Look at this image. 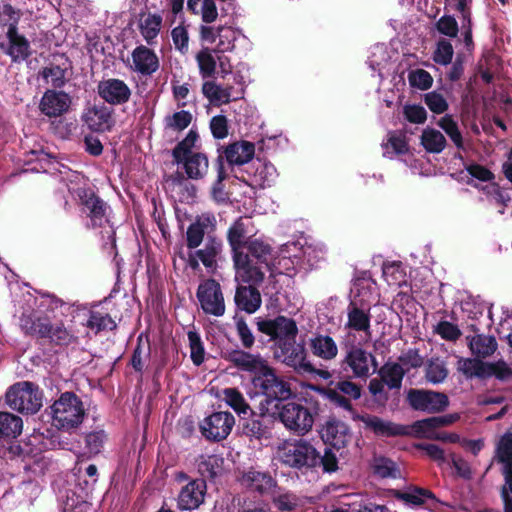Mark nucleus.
Returning <instances> with one entry per match:
<instances>
[{
  "label": "nucleus",
  "instance_id": "f257e3e1",
  "mask_svg": "<svg viewBox=\"0 0 512 512\" xmlns=\"http://www.w3.org/2000/svg\"><path fill=\"white\" fill-rule=\"evenodd\" d=\"M20 327L25 335L52 347L65 348L78 343V336L63 322L52 323L48 316L22 315Z\"/></svg>",
  "mask_w": 512,
  "mask_h": 512
},
{
  "label": "nucleus",
  "instance_id": "f03ea898",
  "mask_svg": "<svg viewBox=\"0 0 512 512\" xmlns=\"http://www.w3.org/2000/svg\"><path fill=\"white\" fill-rule=\"evenodd\" d=\"M273 247L262 238H254L244 250L247 263H233L236 278L247 284H261L265 278V272L271 270L270 261L273 255Z\"/></svg>",
  "mask_w": 512,
  "mask_h": 512
},
{
  "label": "nucleus",
  "instance_id": "7ed1b4c3",
  "mask_svg": "<svg viewBox=\"0 0 512 512\" xmlns=\"http://www.w3.org/2000/svg\"><path fill=\"white\" fill-rule=\"evenodd\" d=\"M251 383L255 393L264 397L259 404L260 411L279 408V405L293 396L290 383L278 375L272 366L261 373V376L252 377Z\"/></svg>",
  "mask_w": 512,
  "mask_h": 512
},
{
  "label": "nucleus",
  "instance_id": "20e7f679",
  "mask_svg": "<svg viewBox=\"0 0 512 512\" xmlns=\"http://www.w3.org/2000/svg\"><path fill=\"white\" fill-rule=\"evenodd\" d=\"M53 424L60 429L78 427L85 416L81 399L74 392H64L51 406Z\"/></svg>",
  "mask_w": 512,
  "mask_h": 512
},
{
  "label": "nucleus",
  "instance_id": "39448f33",
  "mask_svg": "<svg viewBox=\"0 0 512 512\" xmlns=\"http://www.w3.org/2000/svg\"><path fill=\"white\" fill-rule=\"evenodd\" d=\"M7 405L22 414H35L42 406V392L30 381L17 382L5 394Z\"/></svg>",
  "mask_w": 512,
  "mask_h": 512
},
{
  "label": "nucleus",
  "instance_id": "423d86ee",
  "mask_svg": "<svg viewBox=\"0 0 512 512\" xmlns=\"http://www.w3.org/2000/svg\"><path fill=\"white\" fill-rule=\"evenodd\" d=\"M494 460L501 464L504 483L500 487V497L504 512H512V432L504 433L496 444Z\"/></svg>",
  "mask_w": 512,
  "mask_h": 512
},
{
  "label": "nucleus",
  "instance_id": "0eeeda50",
  "mask_svg": "<svg viewBox=\"0 0 512 512\" xmlns=\"http://www.w3.org/2000/svg\"><path fill=\"white\" fill-rule=\"evenodd\" d=\"M275 419L278 418L290 431L298 435L308 433L314 424V414L302 404L296 402H283L279 408L272 410Z\"/></svg>",
  "mask_w": 512,
  "mask_h": 512
},
{
  "label": "nucleus",
  "instance_id": "6e6552de",
  "mask_svg": "<svg viewBox=\"0 0 512 512\" xmlns=\"http://www.w3.org/2000/svg\"><path fill=\"white\" fill-rule=\"evenodd\" d=\"M459 419L457 413L442 416H433L417 420L412 424L414 436L429 438L448 443H458L460 436L456 433L436 432L438 428L449 426Z\"/></svg>",
  "mask_w": 512,
  "mask_h": 512
},
{
  "label": "nucleus",
  "instance_id": "1a4fd4ad",
  "mask_svg": "<svg viewBox=\"0 0 512 512\" xmlns=\"http://www.w3.org/2000/svg\"><path fill=\"white\" fill-rule=\"evenodd\" d=\"M316 460V448L303 439L285 443L281 450L282 463L291 468H314Z\"/></svg>",
  "mask_w": 512,
  "mask_h": 512
},
{
  "label": "nucleus",
  "instance_id": "9d476101",
  "mask_svg": "<svg viewBox=\"0 0 512 512\" xmlns=\"http://www.w3.org/2000/svg\"><path fill=\"white\" fill-rule=\"evenodd\" d=\"M78 197L82 205V212L90 220V224L87 227L101 228L106 223H109L110 207L92 189H79Z\"/></svg>",
  "mask_w": 512,
  "mask_h": 512
},
{
  "label": "nucleus",
  "instance_id": "9b49d317",
  "mask_svg": "<svg viewBox=\"0 0 512 512\" xmlns=\"http://www.w3.org/2000/svg\"><path fill=\"white\" fill-rule=\"evenodd\" d=\"M274 356L286 366L293 368L297 373H311L314 371V366L306 359L307 353L304 345L297 343L296 338H291L278 345L274 351Z\"/></svg>",
  "mask_w": 512,
  "mask_h": 512
},
{
  "label": "nucleus",
  "instance_id": "f8f14e48",
  "mask_svg": "<svg viewBox=\"0 0 512 512\" xmlns=\"http://www.w3.org/2000/svg\"><path fill=\"white\" fill-rule=\"evenodd\" d=\"M200 307L205 314L221 317L225 314V301L221 285L213 278L202 281L196 292Z\"/></svg>",
  "mask_w": 512,
  "mask_h": 512
},
{
  "label": "nucleus",
  "instance_id": "ddd939ff",
  "mask_svg": "<svg viewBox=\"0 0 512 512\" xmlns=\"http://www.w3.org/2000/svg\"><path fill=\"white\" fill-rule=\"evenodd\" d=\"M407 403L415 411L439 413L449 406V398L443 392L411 388L407 392Z\"/></svg>",
  "mask_w": 512,
  "mask_h": 512
},
{
  "label": "nucleus",
  "instance_id": "4468645a",
  "mask_svg": "<svg viewBox=\"0 0 512 512\" xmlns=\"http://www.w3.org/2000/svg\"><path fill=\"white\" fill-rule=\"evenodd\" d=\"M352 419L362 422L364 428L373 432L377 437L392 438L414 435L412 425L398 424L376 415L356 413L352 415Z\"/></svg>",
  "mask_w": 512,
  "mask_h": 512
},
{
  "label": "nucleus",
  "instance_id": "2eb2a0df",
  "mask_svg": "<svg viewBox=\"0 0 512 512\" xmlns=\"http://www.w3.org/2000/svg\"><path fill=\"white\" fill-rule=\"evenodd\" d=\"M249 224V218L241 216L227 230V242L230 246L233 263H247L244 250L249 245V241L255 238V235L249 234Z\"/></svg>",
  "mask_w": 512,
  "mask_h": 512
},
{
  "label": "nucleus",
  "instance_id": "dca6fc26",
  "mask_svg": "<svg viewBox=\"0 0 512 512\" xmlns=\"http://www.w3.org/2000/svg\"><path fill=\"white\" fill-rule=\"evenodd\" d=\"M258 331L270 337V340L276 342V346L291 339L296 338L298 327L296 321L283 315H278L274 319H256Z\"/></svg>",
  "mask_w": 512,
  "mask_h": 512
},
{
  "label": "nucleus",
  "instance_id": "f3484780",
  "mask_svg": "<svg viewBox=\"0 0 512 512\" xmlns=\"http://www.w3.org/2000/svg\"><path fill=\"white\" fill-rule=\"evenodd\" d=\"M235 424V418L230 412H214L200 424L201 434L205 439L220 442L226 439Z\"/></svg>",
  "mask_w": 512,
  "mask_h": 512
},
{
  "label": "nucleus",
  "instance_id": "a211bd4d",
  "mask_svg": "<svg viewBox=\"0 0 512 512\" xmlns=\"http://www.w3.org/2000/svg\"><path fill=\"white\" fill-rule=\"evenodd\" d=\"M370 363L375 371L377 361L374 355L362 347L352 345L341 361V369L347 371L349 368L352 371V377L366 379L370 375Z\"/></svg>",
  "mask_w": 512,
  "mask_h": 512
},
{
  "label": "nucleus",
  "instance_id": "6ab92c4d",
  "mask_svg": "<svg viewBox=\"0 0 512 512\" xmlns=\"http://www.w3.org/2000/svg\"><path fill=\"white\" fill-rule=\"evenodd\" d=\"M320 438L328 447L339 451L344 449L350 442L351 429L344 421L329 417L319 430Z\"/></svg>",
  "mask_w": 512,
  "mask_h": 512
},
{
  "label": "nucleus",
  "instance_id": "aec40b11",
  "mask_svg": "<svg viewBox=\"0 0 512 512\" xmlns=\"http://www.w3.org/2000/svg\"><path fill=\"white\" fill-rule=\"evenodd\" d=\"M223 358L233 364L238 370L261 376L269 367V363L260 354H252L241 349H232L224 353Z\"/></svg>",
  "mask_w": 512,
  "mask_h": 512
},
{
  "label": "nucleus",
  "instance_id": "412c9836",
  "mask_svg": "<svg viewBox=\"0 0 512 512\" xmlns=\"http://www.w3.org/2000/svg\"><path fill=\"white\" fill-rule=\"evenodd\" d=\"M274 421L273 411L252 413L249 418H243L241 421L242 434L250 439H269L272 436Z\"/></svg>",
  "mask_w": 512,
  "mask_h": 512
},
{
  "label": "nucleus",
  "instance_id": "4be33fe9",
  "mask_svg": "<svg viewBox=\"0 0 512 512\" xmlns=\"http://www.w3.org/2000/svg\"><path fill=\"white\" fill-rule=\"evenodd\" d=\"M97 94L104 103L111 106H120L129 102L132 91L123 80L107 78L98 82Z\"/></svg>",
  "mask_w": 512,
  "mask_h": 512
},
{
  "label": "nucleus",
  "instance_id": "5701e85b",
  "mask_svg": "<svg viewBox=\"0 0 512 512\" xmlns=\"http://www.w3.org/2000/svg\"><path fill=\"white\" fill-rule=\"evenodd\" d=\"M207 492L204 479H192L183 486L178 495L177 504L181 510L197 509L203 502Z\"/></svg>",
  "mask_w": 512,
  "mask_h": 512
},
{
  "label": "nucleus",
  "instance_id": "b1692460",
  "mask_svg": "<svg viewBox=\"0 0 512 512\" xmlns=\"http://www.w3.org/2000/svg\"><path fill=\"white\" fill-rule=\"evenodd\" d=\"M71 97L62 90H46L39 103L40 111L49 118L65 114L70 107Z\"/></svg>",
  "mask_w": 512,
  "mask_h": 512
},
{
  "label": "nucleus",
  "instance_id": "393cba45",
  "mask_svg": "<svg viewBox=\"0 0 512 512\" xmlns=\"http://www.w3.org/2000/svg\"><path fill=\"white\" fill-rule=\"evenodd\" d=\"M240 483L248 490L259 495L269 494L276 486L277 481L268 471L249 468L240 477Z\"/></svg>",
  "mask_w": 512,
  "mask_h": 512
},
{
  "label": "nucleus",
  "instance_id": "a878e982",
  "mask_svg": "<svg viewBox=\"0 0 512 512\" xmlns=\"http://www.w3.org/2000/svg\"><path fill=\"white\" fill-rule=\"evenodd\" d=\"M8 43L2 41L0 34V49L11 58L14 63L27 60L32 55L31 45L29 40L18 31L6 33Z\"/></svg>",
  "mask_w": 512,
  "mask_h": 512
},
{
  "label": "nucleus",
  "instance_id": "bb28decb",
  "mask_svg": "<svg viewBox=\"0 0 512 512\" xmlns=\"http://www.w3.org/2000/svg\"><path fill=\"white\" fill-rule=\"evenodd\" d=\"M114 110L104 103L93 105L84 114V121L95 132H109L115 125Z\"/></svg>",
  "mask_w": 512,
  "mask_h": 512
},
{
  "label": "nucleus",
  "instance_id": "cd10ccee",
  "mask_svg": "<svg viewBox=\"0 0 512 512\" xmlns=\"http://www.w3.org/2000/svg\"><path fill=\"white\" fill-rule=\"evenodd\" d=\"M219 151L217 158L222 157V161H227L228 165L233 167L240 166L250 162L255 154V145L249 141L234 142Z\"/></svg>",
  "mask_w": 512,
  "mask_h": 512
},
{
  "label": "nucleus",
  "instance_id": "c85d7f7f",
  "mask_svg": "<svg viewBox=\"0 0 512 512\" xmlns=\"http://www.w3.org/2000/svg\"><path fill=\"white\" fill-rule=\"evenodd\" d=\"M132 61L134 70L143 76H151L160 67L156 53L144 45H139L132 51Z\"/></svg>",
  "mask_w": 512,
  "mask_h": 512
},
{
  "label": "nucleus",
  "instance_id": "c756f323",
  "mask_svg": "<svg viewBox=\"0 0 512 512\" xmlns=\"http://www.w3.org/2000/svg\"><path fill=\"white\" fill-rule=\"evenodd\" d=\"M258 284L239 285L235 292L234 301L238 309L248 314L255 313L261 306L262 299Z\"/></svg>",
  "mask_w": 512,
  "mask_h": 512
},
{
  "label": "nucleus",
  "instance_id": "7c9ffc66",
  "mask_svg": "<svg viewBox=\"0 0 512 512\" xmlns=\"http://www.w3.org/2000/svg\"><path fill=\"white\" fill-rule=\"evenodd\" d=\"M108 435L103 429L91 431L87 433L84 437L85 442V452L81 455V457H86L87 459L93 458L99 455L107 442ZM80 456L76 462L74 467V471L79 476V480H81L82 468L80 465Z\"/></svg>",
  "mask_w": 512,
  "mask_h": 512
},
{
  "label": "nucleus",
  "instance_id": "2f4dec72",
  "mask_svg": "<svg viewBox=\"0 0 512 512\" xmlns=\"http://www.w3.org/2000/svg\"><path fill=\"white\" fill-rule=\"evenodd\" d=\"M181 163L183 165L187 178L193 180H199L204 178L208 172L209 161L206 154L197 152L181 157Z\"/></svg>",
  "mask_w": 512,
  "mask_h": 512
},
{
  "label": "nucleus",
  "instance_id": "473e14b6",
  "mask_svg": "<svg viewBox=\"0 0 512 512\" xmlns=\"http://www.w3.org/2000/svg\"><path fill=\"white\" fill-rule=\"evenodd\" d=\"M138 29L140 34L150 46L156 44V39L161 31L163 18L160 14L145 13L139 14Z\"/></svg>",
  "mask_w": 512,
  "mask_h": 512
},
{
  "label": "nucleus",
  "instance_id": "72a5a7b5",
  "mask_svg": "<svg viewBox=\"0 0 512 512\" xmlns=\"http://www.w3.org/2000/svg\"><path fill=\"white\" fill-rule=\"evenodd\" d=\"M202 93L213 106H220L242 98L244 89L241 88L236 92V97L230 98L229 93L223 90V87L218 85L215 81H205L202 84Z\"/></svg>",
  "mask_w": 512,
  "mask_h": 512
},
{
  "label": "nucleus",
  "instance_id": "f704fd0d",
  "mask_svg": "<svg viewBox=\"0 0 512 512\" xmlns=\"http://www.w3.org/2000/svg\"><path fill=\"white\" fill-rule=\"evenodd\" d=\"M468 347L477 358H487L497 349V341L494 336L476 334L467 336Z\"/></svg>",
  "mask_w": 512,
  "mask_h": 512
},
{
  "label": "nucleus",
  "instance_id": "c9c22d12",
  "mask_svg": "<svg viewBox=\"0 0 512 512\" xmlns=\"http://www.w3.org/2000/svg\"><path fill=\"white\" fill-rule=\"evenodd\" d=\"M309 345L313 355L326 361L333 360L338 354L337 344L329 335L318 334L310 339Z\"/></svg>",
  "mask_w": 512,
  "mask_h": 512
},
{
  "label": "nucleus",
  "instance_id": "e433bc0d",
  "mask_svg": "<svg viewBox=\"0 0 512 512\" xmlns=\"http://www.w3.org/2000/svg\"><path fill=\"white\" fill-rule=\"evenodd\" d=\"M406 371L401 364L386 362L378 370L379 378L386 384L388 389L399 391Z\"/></svg>",
  "mask_w": 512,
  "mask_h": 512
},
{
  "label": "nucleus",
  "instance_id": "4c0bfd02",
  "mask_svg": "<svg viewBox=\"0 0 512 512\" xmlns=\"http://www.w3.org/2000/svg\"><path fill=\"white\" fill-rule=\"evenodd\" d=\"M346 327L358 332H367L370 329L371 315L369 309L364 310L353 301L350 302L347 312Z\"/></svg>",
  "mask_w": 512,
  "mask_h": 512
},
{
  "label": "nucleus",
  "instance_id": "58836bf2",
  "mask_svg": "<svg viewBox=\"0 0 512 512\" xmlns=\"http://www.w3.org/2000/svg\"><path fill=\"white\" fill-rule=\"evenodd\" d=\"M420 143L426 152L432 154L441 153L447 145L445 136L439 130L430 127L422 131Z\"/></svg>",
  "mask_w": 512,
  "mask_h": 512
},
{
  "label": "nucleus",
  "instance_id": "ea45409f",
  "mask_svg": "<svg viewBox=\"0 0 512 512\" xmlns=\"http://www.w3.org/2000/svg\"><path fill=\"white\" fill-rule=\"evenodd\" d=\"M223 463L224 459L215 454L200 456L197 463L198 472L201 475L200 479L206 481V479L213 480L216 478L221 473Z\"/></svg>",
  "mask_w": 512,
  "mask_h": 512
},
{
  "label": "nucleus",
  "instance_id": "a19ab883",
  "mask_svg": "<svg viewBox=\"0 0 512 512\" xmlns=\"http://www.w3.org/2000/svg\"><path fill=\"white\" fill-rule=\"evenodd\" d=\"M67 68H63L60 65L50 64L49 66L43 67L38 76L41 77L47 84L50 83L53 87L52 90L62 89L66 82Z\"/></svg>",
  "mask_w": 512,
  "mask_h": 512
},
{
  "label": "nucleus",
  "instance_id": "79ce46f5",
  "mask_svg": "<svg viewBox=\"0 0 512 512\" xmlns=\"http://www.w3.org/2000/svg\"><path fill=\"white\" fill-rule=\"evenodd\" d=\"M23 427L22 419L9 412H0V437L16 438L21 434Z\"/></svg>",
  "mask_w": 512,
  "mask_h": 512
},
{
  "label": "nucleus",
  "instance_id": "37998d69",
  "mask_svg": "<svg viewBox=\"0 0 512 512\" xmlns=\"http://www.w3.org/2000/svg\"><path fill=\"white\" fill-rule=\"evenodd\" d=\"M22 17V11L13 7L10 3L0 5V27L6 33L18 31V25Z\"/></svg>",
  "mask_w": 512,
  "mask_h": 512
},
{
  "label": "nucleus",
  "instance_id": "c03bdc74",
  "mask_svg": "<svg viewBox=\"0 0 512 512\" xmlns=\"http://www.w3.org/2000/svg\"><path fill=\"white\" fill-rule=\"evenodd\" d=\"M372 467L374 474L381 478L397 479L401 477V471L397 463L388 457H375Z\"/></svg>",
  "mask_w": 512,
  "mask_h": 512
},
{
  "label": "nucleus",
  "instance_id": "a18cd8bd",
  "mask_svg": "<svg viewBox=\"0 0 512 512\" xmlns=\"http://www.w3.org/2000/svg\"><path fill=\"white\" fill-rule=\"evenodd\" d=\"M397 498L413 505H422L429 500L432 504L438 502L436 496L429 489L414 487L406 492H397Z\"/></svg>",
  "mask_w": 512,
  "mask_h": 512
},
{
  "label": "nucleus",
  "instance_id": "49530a36",
  "mask_svg": "<svg viewBox=\"0 0 512 512\" xmlns=\"http://www.w3.org/2000/svg\"><path fill=\"white\" fill-rule=\"evenodd\" d=\"M86 326L96 334L105 330L114 331L117 328L116 322L108 313L93 310L90 311Z\"/></svg>",
  "mask_w": 512,
  "mask_h": 512
},
{
  "label": "nucleus",
  "instance_id": "de8ad7c7",
  "mask_svg": "<svg viewBox=\"0 0 512 512\" xmlns=\"http://www.w3.org/2000/svg\"><path fill=\"white\" fill-rule=\"evenodd\" d=\"M198 138V132L194 129H190L186 137L176 144L171 153L175 164L180 165L182 156L194 153L192 149L195 147Z\"/></svg>",
  "mask_w": 512,
  "mask_h": 512
},
{
  "label": "nucleus",
  "instance_id": "09e8293b",
  "mask_svg": "<svg viewBox=\"0 0 512 512\" xmlns=\"http://www.w3.org/2000/svg\"><path fill=\"white\" fill-rule=\"evenodd\" d=\"M222 244L213 237H208L203 249L197 250L196 255L206 268H211L216 263V257L220 253Z\"/></svg>",
  "mask_w": 512,
  "mask_h": 512
},
{
  "label": "nucleus",
  "instance_id": "8fccbe9b",
  "mask_svg": "<svg viewBox=\"0 0 512 512\" xmlns=\"http://www.w3.org/2000/svg\"><path fill=\"white\" fill-rule=\"evenodd\" d=\"M196 61L203 79L215 77L217 62L208 48H203L196 54Z\"/></svg>",
  "mask_w": 512,
  "mask_h": 512
},
{
  "label": "nucleus",
  "instance_id": "3c124183",
  "mask_svg": "<svg viewBox=\"0 0 512 512\" xmlns=\"http://www.w3.org/2000/svg\"><path fill=\"white\" fill-rule=\"evenodd\" d=\"M484 379L495 377L501 382L512 381V368L504 360L485 362Z\"/></svg>",
  "mask_w": 512,
  "mask_h": 512
},
{
  "label": "nucleus",
  "instance_id": "603ef678",
  "mask_svg": "<svg viewBox=\"0 0 512 512\" xmlns=\"http://www.w3.org/2000/svg\"><path fill=\"white\" fill-rule=\"evenodd\" d=\"M448 376L445 363L439 358L428 359L425 366V377L433 384L442 383Z\"/></svg>",
  "mask_w": 512,
  "mask_h": 512
},
{
  "label": "nucleus",
  "instance_id": "864d4df0",
  "mask_svg": "<svg viewBox=\"0 0 512 512\" xmlns=\"http://www.w3.org/2000/svg\"><path fill=\"white\" fill-rule=\"evenodd\" d=\"M485 362L479 358H461L458 361V370L465 375L466 378H479L484 380Z\"/></svg>",
  "mask_w": 512,
  "mask_h": 512
},
{
  "label": "nucleus",
  "instance_id": "5fc2aeb1",
  "mask_svg": "<svg viewBox=\"0 0 512 512\" xmlns=\"http://www.w3.org/2000/svg\"><path fill=\"white\" fill-rule=\"evenodd\" d=\"M438 126L447 134L458 149H464V140L457 122L449 114L438 121Z\"/></svg>",
  "mask_w": 512,
  "mask_h": 512
},
{
  "label": "nucleus",
  "instance_id": "6e6d98bb",
  "mask_svg": "<svg viewBox=\"0 0 512 512\" xmlns=\"http://www.w3.org/2000/svg\"><path fill=\"white\" fill-rule=\"evenodd\" d=\"M187 336L189 341L191 361L194 365L200 366L205 359L204 343L199 333L195 330H189Z\"/></svg>",
  "mask_w": 512,
  "mask_h": 512
},
{
  "label": "nucleus",
  "instance_id": "4d7b16f0",
  "mask_svg": "<svg viewBox=\"0 0 512 512\" xmlns=\"http://www.w3.org/2000/svg\"><path fill=\"white\" fill-rule=\"evenodd\" d=\"M317 391L321 392L331 403L336 405L337 407H340L348 412L353 413V415L356 414L353 405L351 403V400L344 396L339 390L334 388H324V387H317L315 388Z\"/></svg>",
  "mask_w": 512,
  "mask_h": 512
},
{
  "label": "nucleus",
  "instance_id": "13d9d810",
  "mask_svg": "<svg viewBox=\"0 0 512 512\" xmlns=\"http://www.w3.org/2000/svg\"><path fill=\"white\" fill-rule=\"evenodd\" d=\"M207 224L200 219L191 223L186 232V245L189 249H195L202 243Z\"/></svg>",
  "mask_w": 512,
  "mask_h": 512
},
{
  "label": "nucleus",
  "instance_id": "bf43d9fd",
  "mask_svg": "<svg viewBox=\"0 0 512 512\" xmlns=\"http://www.w3.org/2000/svg\"><path fill=\"white\" fill-rule=\"evenodd\" d=\"M316 459V467L320 466L324 473L331 474L336 472L339 468L338 457L332 447L326 446L322 455L316 450Z\"/></svg>",
  "mask_w": 512,
  "mask_h": 512
},
{
  "label": "nucleus",
  "instance_id": "052dcab7",
  "mask_svg": "<svg viewBox=\"0 0 512 512\" xmlns=\"http://www.w3.org/2000/svg\"><path fill=\"white\" fill-rule=\"evenodd\" d=\"M224 400L239 415L246 414L249 405L246 403L242 393L236 388H226L224 390Z\"/></svg>",
  "mask_w": 512,
  "mask_h": 512
},
{
  "label": "nucleus",
  "instance_id": "680f3d73",
  "mask_svg": "<svg viewBox=\"0 0 512 512\" xmlns=\"http://www.w3.org/2000/svg\"><path fill=\"white\" fill-rule=\"evenodd\" d=\"M454 49L452 44L447 39H440L437 42L436 49L433 53V60L435 63L447 66L452 62Z\"/></svg>",
  "mask_w": 512,
  "mask_h": 512
},
{
  "label": "nucleus",
  "instance_id": "e2e57ef3",
  "mask_svg": "<svg viewBox=\"0 0 512 512\" xmlns=\"http://www.w3.org/2000/svg\"><path fill=\"white\" fill-rule=\"evenodd\" d=\"M215 168L217 171V179L213 183V186H212V195L215 200L224 201L225 200V192H224L223 181L227 179L228 175L226 173L225 166L222 161V157L216 158Z\"/></svg>",
  "mask_w": 512,
  "mask_h": 512
},
{
  "label": "nucleus",
  "instance_id": "0e129e2a",
  "mask_svg": "<svg viewBox=\"0 0 512 512\" xmlns=\"http://www.w3.org/2000/svg\"><path fill=\"white\" fill-rule=\"evenodd\" d=\"M385 385L380 378H373L368 384V390L373 401L380 407H385L389 400V393L385 389Z\"/></svg>",
  "mask_w": 512,
  "mask_h": 512
},
{
  "label": "nucleus",
  "instance_id": "69168bd1",
  "mask_svg": "<svg viewBox=\"0 0 512 512\" xmlns=\"http://www.w3.org/2000/svg\"><path fill=\"white\" fill-rule=\"evenodd\" d=\"M150 356V344L147 343L146 347L143 345L141 336L137 339V344L133 350L130 363L136 372L141 373L144 368V358Z\"/></svg>",
  "mask_w": 512,
  "mask_h": 512
},
{
  "label": "nucleus",
  "instance_id": "338daca9",
  "mask_svg": "<svg viewBox=\"0 0 512 512\" xmlns=\"http://www.w3.org/2000/svg\"><path fill=\"white\" fill-rule=\"evenodd\" d=\"M408 81L410 86L420 90H427L433 84V78L430 73L420 68L409 72Z\"/></svg>",
  "mask_w": 512,
  "mask_h": 512
},
{
  "label": "nucleus",
  "instance_id": "774afa93",
  "mask_svg": "<svg viewBox=\"0 0 512 512\" xmlns=\"http://www.w3.org/2000/svg\"><path fill=\"white\" fill-rule=\"evenodd\" d=\"M272 502L280 512L292 511L299 505V498L292 492H285L273 496Z\"/></svg>",
  "mask_w": 512,
  "mask_h": 512
}]
</instances>
